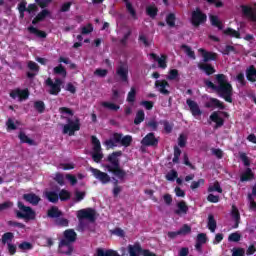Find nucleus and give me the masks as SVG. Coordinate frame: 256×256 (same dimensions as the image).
Listing matches in <instances>:
<instances>
[{
  "label": "nucleus",
  "instance_id": "2f4dec72",
  "mask_svg": "<svg viewBox=\"0 0 256 256\" xmlns=\"http://www.w3.org/2000/svg\"><path fill=\"white\" fill-rule=\"evenodd\" d=\"M231 215H232V218L235 221L233 229H237L239 227V223H241V214L239 213V210L237 209V207L232 206Z\"/></svg>",
  "mask_w": 256,
  "mask_h": 256
},
{
  "label": "nucleus",
  "instance_id": "f03ea898",
  "mask_svg": "<svg viewBox=\"0 0 256 256\" xmlns=\"http://www.w3.org/2000/svg\"><path fill=\"white\" fill-rule=\"evenodd\" d=\"M123 155L122 151H115L108 155L107 162L111 165H106L107 171L118 177L120 181H123L127 177V172L121 168L119 157Z\"/></svg>",
  "mask_w": 256,
  "mask_h": 256
},
{
  "label": "nucleus",
  "instance_id": "7ed1b4c3",
  "mask_svg": "<svg viewBox=\"0 0 256 256\" xmlns=\"http://www.w3.org/2000/svg\"><path fill=\"white\" fill-rule=\"evenodd\" d=\"M131 143H133V136H123V133L115 132L113 133L112 138L105 140L104 145L107 149H113V147H117V145L131 147Z\"/></svg>",
  "mask_w": 256,
  "mask_h": 256
},
{
  "label": "nucleus",
  "instance_id": "bf43d9fd",
  "mask_svg": "<svg viewBox=\"0 0 256 256\" xmlns=\"http://www.w3.org/2000/svg\"><path fill=\"white\" fill-rule=\"evenodd\" d=\"M228 241H232L233 243H239L241 241V234L238 232L231 233L228 237Z\"/></svg>",
  "mask_w": 256,
  "mask_h": 256
},
{
  "label": "nucleus",
  "instance_id": "6e6d98bb",
  "mask_svg": "<svg viewBox=\"0 0 256 256\" xmlns=\"http://www.w3.org/2000/svg\"><path fill=\"white\" fill-rule=\"evenodd\" d=\"M181 48L184 49L186 55H188V56L190 57V59H196L195 51H193V50L191 49V47H189V46L183 44V45L181 46Z\"/></svg>",
  "mask_w": 256,
  "mask_h": 256
},
{
  "label": "nucleus",
  "instance_id": "39448f33",
  "mask_svg": "<svg viewBox=\"0 0 256 256\" xmlns=\"http://www.w3.org/2000/svg\"><path fill=\"white\" fill-rule=\"evenodd\" d=\"M65 119L67 124L63 126L62 133L73 137L76 131L81 130V119L77 116H74L73 118L66 117Z\"/></svg>",
  "mask_w": 256,
  "mask_h": 256
},
{
  "label": "nucleus",
  "instance_id": "ea45409f",
  "mask_svg": "<svg viewBox=\"0 0 256 256\" xmlns=\"http://www.w3.org/2000/svg\"><path fill=\"white\" fill-rule=\"evenodd\" d=\"M46 199H48L50 203H57L59 201V194L55 191H49L46 193Z\"/></svg>",
  "mask_w": 256,
  "mask_h": 256
},
{
  "label": "nucleus",
  "instance_id": "4c0bfd02",
  "mask_svg": "<svg viewBox=\"0 0 256 256\" xmlns=\"http://www.w3.org/2000/svg\"><path fill=\"white\" fill-rule=\"evenodd\" d=\"M145 121V111L138 110L134 119V125H141Z\"/></svg>",
  "mask_w": 256,
  "mask_h": 256
},
{
  "label": "nucleus",
  "instance_id": "69168bd1",
  "mask_svg": "<svg viewBox=\"0 0 256 256\" xmlns=\"http://www.w3.org/2000/svg\"><path fill=\"white\" fill-rule=\"evenodd\" d=\"M196 243H201L202 245H205V243H207V234L199 233L196 238Z\"/></svg>",
  "mask_w": 256,
  "mask_h": 256
},
{
  "label": "nucleus",
  "instance_id": "8fccbe9b",
  "mask_svg": "<svg viewBox=\"0 0 256 256\" xmlns=\"http://www.w3.org/2000/svg\"><path fill=\"white\" fill-rule=\"evenodd\" d=\"M54 223L58 227H69V220L66 218H61V216L56 218Z\"/></svg>",
  "mask_w": 256,
  "mask_h": 256
},
{
  "label": "nucleus",
  "instance_id": "49530a36",
  "mask_svg": "<svg viewBox=\"0 0 256 256\" xmlns=\"http://www.w3.org/2000/svg\"><path fill=\"white\" fill-rule=\"evenodd\" d=\"M137 97V89L135 87H131L130 91L128 92L126 101L128 103H133Z\"/></svg>",
  "mask_w": 256,
  "mask_h": 256
},
{
  "label": "nucleus",
  "instance_id": "de8ad7c7",
  "mask_svg": "<svg viewBox=\"0 0 256 256\" xmlns=\"http://www.w3.org/2000/svg\"><path fill=\"white\" fill-rule=\"evenodd\" d=\"M60 201H69L71 199V193L65 189H62L58 194Z\"/></svg>",
  "mask_w": 256,
  "mask_h": 256
},
{
  "label": "nucleus",
  "instance_id": "f3484780",
  "mask_svg": "<svg viewBox=\"0 0 256 256\" xmlns=\"http://www.w3.org/2000/svg\"><path fill=\"white\" fill-rule=\"evenodd\" d=\"M170 87L169 82L167 80H156L155 88L158 89L161 95H169L171 92L167 89Z\"/></svg>",
  "mask_w": 256,
  "mask_h": 256
},
{
  "label": "nucleus",
  "instance_id": "9b49d317",
  "mask_svg": "<svg viewBox=\"0 0 256 256\" xmlns=\"http://www.w3.org/2000/svg\"><path fill=\"white\" fill-rule=\"evenodd\" d=\"M90 171L92 175L95 177V179L100 181L102 185H107V183H111V176H109V174L102 172L101 170L93 167L90 168Z\"/></svg>",
  "mask_w": 256,
  "mask_h": 256
},
{
  "label": "nucleus",
  "instance_id": "37998d69",
  "mask_svg": "<svg viewBox=\"0 0 256 256\" xmlns=\"http://www.w3.org/2000/svg\"><path fill=\"white\" fill-rule=\"evenodd\" d=\"M34 109L40 114L45 113V102H43L42 100L35 101Z\"/></svg>",
  "mask_w": 256,
  "mask_h": 256
},
{
  "label": "nucleus",
  "instance_id": "0eeeda50",
  "mask_svg": "<svg viewBox=\"0 0 256 256\" xmlns=\"http://www.w3.org/2000/svg\"><path fill=\"white\" fill-rule=\"evenodd\" d=\"M91 143L93 145L92 159L94 163H101L103 159V153H101V141L97 139V136H91Z\"/></svg>",
  "mask_w": 256,
  "mask_h": 256
},
{
  "label": "nucleus",
  "instance_id": "09e8293b",
  "mask_svg": "<svg viewBox=\"0 0 256 256\" xmlns=\"http://www.w3.org/2000/svg\"><path fill=\"white\" fill-rule=\"evenodd\" d=\"M166 79L168 81H175V80L179 79V70L171 69L169 71V74L167 75Z\"/></svg>",
  "mask_w": 256,
  "mask_h": 256
},
{
  "label": "nucleus",
  "instance_id": "0e129e2a",
  "mask_svg": "<svg viewBox=\"0 0 256 256\" xmlns=\"http://www.w3.org/2000/svg\"><path fill=\"white\" fill-rule=\"evenodd\" d=\"M59 113L61 115H70V117H73V115H75V112H73V110H71V108H67V107H60Z\"/></svg>",
  "mask_w": 256,
  "mask_h": 256
},
{
  "label": "nucleus",
  "instance_id": "338daca9",
  "mask_svg": "<svg viewBox=\"0 0 256 256\" xmlns=\"http://www.w3.org/2000/svg\"><path fill=\"white\" fill-rule=\"evenodd\" d=\"M146 125L151 129V131H157V129H159V122L155 120L148 121Z\"/></svg>",
  "mask_w": 256,
  "mask_h": 256
},
{
  "label": "nucleus",
  "instance_id": "a211bd4d",
  "mask_svg": "<svg viewBox=\"0 0 256 256\" xmlns=\"http://www.w3.org/2000/svg\"><path fill=\"white\" fill-rule=\"evenodd\" d=\"M22 199L26 201V203H30V205L37 206L41 202V197L37 196L35 193H27L23 194Z\"/></svg>",
  "mask_w": 256,
  "mask_h": 256
},
{
  "label": "nucleus",
  "instance_id": "dca6fc26",
  "mask_svg": "<svg viewBox=\"0 0 256 256\" xmlns=\"http://www.w3.org/2000/svg\"><path fill=\"white\" fill-rule=\"evenodd\" d=\"M241 9L244 17H247L253 23L256 22V8L247 5H242Z\"/></svg>",
  "mask_w": 256,
  "mask_h": 256
},
{
  "label": "nucleus",
  "instance_id": "6ab92c4d",
  "mask_svg": "<svg viewBox=\"0 0 256 256\" xmlns=\"http://www.w3.org/2000/svg\"><path fill=\"white\" fill-rule=\"evenodd\" d=\"M150 57L154 60L157 61L158 63V67L160 69H167V55L162 54L161 57H159L157 54L155 53H151Z\"/></svg>",
  "mask_w": 256,
  "mask_h": 256
},
{
  "label": "nucleus",
  "instance_id": "603ef678",
  "mask_svg": "<svg viewBox=\"0 0 256 256\" xmlns=\"http://www.w3.org/2000/svg\"><path fill=\"white\" fill-rule=\"evenodd\" d=\"M132 31L131 29H129L124 35L123 37L121 38L120 40V45H122V47H127V43L129 41V37H131L132 35Z\"/></svg>",
  "mask_w": 256,
  "mask_h": 256
},
{
  "label": "nucleus",
  "instance_id": "1a4fd4ad",
  "mask_svg": "<svg viewBox=\"0 0 256 256\" xmlns=\"http://www.w3.org/2000/svg\"><path fill=\"white\" fill-rule=\"evenodd\" d=\"M116 75L122 83H129V66L127 63L120 62L116 68Z\"/></svg>",
  "mask_w": 256,
  "mask_h": 256
},
{
  "label": "nucleus",
  "instance_id": "4468645a",
  "mask_svg": "<svg viewBox=\"0 0 256 256\" xmlns=\"http://www.w3.org/2000/svg\"><path fill=\"white\" fill-rule=\"evenodd\" d=\"M77 241V233L73 229H68L64 232V238L61 240L62 245L75 243Z\"/></svg>",
  "mask_w": 256,
  "mask_h": 256
},
{
  "label": "nucleus",
  "instance_id": "5701e85b",
  "mask_svg": "<svg viewBox=\"0 0 256 256\" xmlns=\"http://www.w3.org/2000/svg\"><path fill=\"white\" fill-rule=\"evenodd\" d=\"M51 15V11L47 9H43L40 13L36 15V17L32 20V25H37V23H41V21H45L46 17Z\"/></svg>",
  "mask_w": 256,
  "mask_h": 256
},
{
  "label": "nucleus",
  "instance_id": "052dcab7",
  "mask_svg": "<svg viewBox=\"0 0 256 256\" xmlns=\"http://www.w3.org/2000/svg\"><path fill=\"white\" fill-rule=\"evenodd\" d=\"M178 233L180 235H189L191 233V226L189 224H184L179 230Z\"/></svg>",
  "mask_w": 256,
  "mask_h": 256
},
{
  "label": "nucleus",
  "instance_id": "423d86ee",
  "mask_svg": "<svg viewBox=\"0 0 256 256\" xmlns=\"http://www.w3.org/2000/svg\"><path fill=\"white\" fill-rule=\"evenodd\" d=\"M97 212L93 208H85L77 211V219L81 223V221H90V223H95L97 219Z\"/></svg>",
  "mask_w": 256,
  "mask_h": 256
},
{
  "label": "nucleus",
  "instance_id": "a878e982",
  "mask_svg": "<svg viewBox=\"0 0 256 256\" xmlns=\"http://www.w3.org/2000/svg\"><path fill=\"white\" fill-rule=\"evenodd\" d=\"M205 107H207V109L217 107L218 109L223 110V109H225V104L217 98H210V101L205 104Z\"/></svg>",
  "mask_w": 256,
  "mask_h": 256
},
{
  "label": "nucleus",
  "instance_id": "20e7f679",
  "mask_svg": "<svg viewBox=\"0 0 256 256\" xmlns=\"http://www.w3.org/2000/svg\"><path fill=\"white\" fill-rule=\"evenodd\" d=\"M18 210H15L17 219H24V221H35L37 213L30 206H25L21 201L17 202Z\"/></svg>",
  "mask_w": 256,
  "mask_h": 256
},
{
  "label": "nucleus",
  "instance_id": "79ce46f5",
  "mask_svg": "<svg viewBox=\"0 0 256 256\" xmlns=\"http://www.w3.org/2000/svg\"><path fill=\"white\" fill-rule=\"evenodd\" d=\"M101 106L105 109H109L110 111H119V109H121V106L112 102H102Z\"/></svg>",
  "mask_w": 256,
  "mask_h": 256
},
{
  "label": "nucleus",
  "instance_id": "13d9d810",
  "mask_svg": "<svg viewBox=\"0 0 256 256\" xmlns=\"http://www.w3.org/2000/svg\"><path fill=\"white\" fill-rule=\"evenodd\" d=\"M236 81H238L241 87H245V85H247V80H245V74L243 72L236 75Z\"/></svg>",
  "mask_w": 256,
  "mask_h": 256
},
{
  "label": "nucleus",
  "instance_id": "6e6552de",
  "mask_svg": "<svg viewBox=\"0 0 256 256\" xmlns=\"http://www.w3.org/2000/svg\"><path fill=\"white\" fill-rule=\"evenodd\" d=\"M207 21V14L203 13L201 9L197 8L195 11L192 12L191 16V24L193 27H199L203 25Z\"/></svg>",
  "mask_w": 256,
  "mask_h": 256
},
{
  "label": "nucleus",
  "instance_id": "e2e57ef3",
  "mask_svg": "<svg viewBox=\"0 0 256 256\" xmlns=\"http://www.w3.org/2000/svg\"><path fill=\"white\" fill-rule=\"evenodd\" d=\"M19 249H21V251H29L31 249H33V244H31L30 242L24 241L21 244H19Z\"/></svg>",
  "mask_w": 256,
  "mask_h": 256
},
{
  "label": "nucleus",
  "instance_id": "aec40b11",
  "mask_svg": "<svg viewBox=\"0 0 256 256\" xmlns=\"http://www.w3.org/2000/svg\"><path fill=\"white\" fill-rule=\"evenodd\" d=\"M198 51L201 53L204 63H209V61H217V53L207 52V50L203 48H200Z\"/></svg>",
  "mask_w": 256,
  "mask_h": 256
},
{
  "label": "nucleus",
  "instance_id": "5fc2aeb1",
  "mask_svg": "<svg viewBox=\"0 0 256 256\" xmlns=\"http://www.w3.org/2000/svg\"><path fill=\"white\" fill-rule=\"evenodd\" d=\"M160 125L164 126L165 133H171V131H173V124L169 123L167 120H161Z\"/></svg>",
  "mask_w": 256,
  "mask_h": 256
},
{
  "label": "nucleus",
  "instance_id": "a18cd8bd",
  "mask_svg": "<svg viewBox=\"0 0 256 256\" xmlns=\"http://www.w3.org/2000/svg\"><path fill=\"white\" fill-rule=\"evenodd\" d=\"M21 143H27L28 145H35V141L25 135L24 132H20L18 135Z\"/></svg>",
  "mask_w": 256,
  "mask_h": 256
},
{
  "label": "nucleus",
  "instance_id": "c9c22d12",
  "mask_svg": "<svg viewBox=\"0 0 256 256\" xmlns=\"http://www.w3.org/2000/svg\"><path fill=\"white\" fill-rule=\"evenodd\" d=\"M208 229L211 233H215V229H217V220H215L213 214L208 215Z\"/></svg>",
  "mask_w": 256,
  "mask_h": 256
},
{
  "label": "nucleus",
  "instance_id": "cd10ccee",
  "mask_svg": "<svg viewBox=\"0 0 256 256\" xmlns=\"http://www.w3.org/2000/svg\"><path fill=\"white\" fill-rule=\"evenodd\" d=\"M59 253H62V255H72L73 253V245L71 244H63L62 241L59 243Z\"/></svg>",
  "mask_w": 256,
  "mask_h": 256
},
{
  "label": "nucleus",
  "instance_id": "774afa93",
  "mask_svg": "<svg viewBox=\"0 0 256 256\" xmlns=\"http://www.w3.org/2000/svg\"><path fill=\"white\" fill-rule=\"evenodd\" d=\"M248 201L250 203L249 205L250 211H256V202H255V199L253 198V195L248 194Z\"/></svg>",
  "mask_w": 256,
  "mask_h": 256
},
{
  "label": "nucleus",
  "instance_id": "ddd939ff",
  "mask_svg": "<svg viewBox=\"0 0 256 256\" xmlns=\"http://www.w3.org/2000/svg\"><path fill=\"white\" fill-rule=\"evenodd\" d=\"M10 97L12 99H17V97L19 98V101H25L27 99H29V89H24L21 90L19 88L12 90L10 92Z\"/></svg>",
  "mask_w": 256,
  "mask_h": 256
},
{
  "label": "nucleus",
  "instance_id": "680f3d73",
  "mask_svg": "<svg viewBox=\"0 0 256 256\" xmlns=\"http://www.w3.org/2000/svg\"><path fill=\"white\" fill-rule=\"evenodd\" d=\"M7 226L8 227H17L18 229H25V224L17 222V221H13V220H9L7 222Z\"/></svg>",
  "mask_w": 256,
  "mask_h": 256
},
{
  "label": "nucleus",
  "instance_id": "412c9836",
  "mask_svg": "<svg viewBox=\"0 0 256 256\" xmlns=\"http://www.w3.org/2000/svg\"><path fill=\"white\" fill-rule=\"evenodd\" d=\"M145 249L141 247V244L135 243L134 245H128V253L130 256H140L143 255Z\"/></svg>",
  "mask_w": 256,
  "mask_h": 256
},
{
  "label": "nucleus",
  "instance_id": "473e14b6",
  "mask_svg": "<svg viewBox=\"0 0 256 256\" xmlns=\"http://www.w3.org/2000/svg\"><path fill=\"white\" fill-rule=\"evenodd\" d=\"M210 23L212 27H217L219 31H223V22L219 20V16L217 15H210Z\"/></svg>",
  "mask_w": 256,
  "mask_h": 256
},
{
  "label": "nucleus",
  "instance_id": "f257e3e1",
  "mask_svg": "<svg viewBox=\"0 0 256 256\" xmlns=\"http://www.w3.org/2000/svg\"><path fill=\"white\" fill-rule=\"evenodd\" d=\"M215 81L217 84L211 82V80H204V85L207 89L217 93L226 103H233V85L230 84L227 75L216 74Z\"/></svg>",
  "mask_w": 256,
  "mask_h": 256
},
{
  "label": "nucleus",
  "instance_id": "4d7b16f0",
  "mask_svg": "<svg viewBox=\"0 0 256 256\" xmlns=\"http://www.w3.org/2000/svg\"><path fill=\"white\" fill-rule=\"evenodd\" d=\"M231 53H237V49L235 48V46L226 45L222 50V55H229Z\"/></svg>",
  "mask_w": 256,
  "mask_h": 256
},
{
  "label": "nucleus",
  "instance_id": "bb28decb",
  "mask_svg": "<svg viewBox=\"0 0 256 256\" xmlns=\"http://www.w3.org/2000/svg\"><path fill=\"white\" fill-rule=\"evenodd\" d=\"M210 120L213 121V123H216L215 129H219V127H223V125H225V120L220 117L217 112H213L210 115Z\"/></svg>",
  "mask_w": 256,
  "mask_h": 256
},
{
  "label": "nucleus",
  "instance_id": "f704fd0d",
  "mask_svg": "<svg viewBox=\"0 0 256 256\" xmlns=\"http://www.w3.org/2000/svg\"><path fill=\"white\" fill-rule=\"evenodd\" d=\"M13 239H15V234L13 232H6L2 235V244L3 245H9L13 243Z\"/></svg>",
  "mask_w": 256,
  "mask_h": 256
},
{
  "label": "nucleus",
  "instance_id": "b1692460",
  "mask_svg": "<svg viewBox=\"0 0 256 256\" xmlns=\"http://www.w3.org/2000/svg\"><path fill=\"white\" fill-rule=\"evenodd\" d=\"M177 208L178 209L174 211L175 215H187L189 211V206H187V202L183 200L177 203Z\"/></svg>",
  "mask_w": 256,
  "mask_h": 256
},
{
  "label": "nucleus",
  "instance_id": "c85d7f7f",
  "mask_svg": "<svg viewBox=\"0 0 256 256\" xmlns=\"http://www.w3.org/2000/svg\"><path fill=\"white\" fill-rule=\"evenodd\" d=\"M246 79L250 83H256V68L254 65L249 66L246 69Z\"/></svg>",
  "mask_w": 256,
  "mask_h": 256
},
{
  "label": "nucleus",
  "instance_id": "2eb2a0df",
  "mask_svg": "<svg viewBox=\"0 0 256 256\" xmlns=\"http://www.w3.org/2000/svg\"><path fill=\"white\" fill-rule=\"evenodd\" d=\"M186 104L188 105L193 117H201V115H203V111H201V108H199V104H197V102L187 99Z\"/></svg>",
  "mask_w": 256,
  "mask_h": 256
},
{
  "label": "nucleus",
  "instance_id": "c03bdc74",
  "mask_svg": "<svg viewBox=\"0 0 256 256\" xmlns=\"http://www.w3.org/2000/svg\"><path fill=\"white\" fill-rule=\"evenodd\" d=\"M215 191L217 193H223V188H221V184L219 183V181H215L212 186L208 187V193H213Z\"/></svg>",
  "mask_w": 256,
  "mask_h": 256
},
{
  "label": "nucleus",
  "instance_id": "c756f323",
  "mask_svg": "<svg viewBox=\"0 0 256 256\" xmlns=\"http://www.w3.org/2000/svg\"><path fill=\"white\" fill-rule=\"evenodd\" d=\"M27 30L31 35H36V37H39V39L47 38V32L39 30L35 28V26H29Z\"/></svg>",
  "mask_w": 256,
  "mask_h": 256
},
{
  "label": "nucleus",
  "instance_id": "393cba45",
  "mask_svg": "<svg viewBox=\"0 0 256 256\" xmlns=\"http://www.w3.org/2000/svg\"><path fill=\"white\" fill-rule=\"evenodd\" d=\"M47 217H49L50 219H58L59 217H63V212L59 210V207L52 206L47 211Z\"/></svg>",
  "mask_w": 256,
  "mask_h": 256
},
{
  "label": "nucleus",
  "instance_id": "a19ab883",
  "mask_svg": "<svg viewBox=\"0 0 256 256\" xmlns=\"http://www.w3.org/2000/svg\"><path fill=\"white\" fill-rule=\"evenodd\" d=\"M54 75H61L62 77H67V70L63 66V64H59L58 66L54 67L53 70Z\"/></svg>",
  "mask_w": 256,
  "mask_h": 256
},
{
  "label": "nucleus",
  "instance_id": "9d476101",
  "mask_svg": "<svg viewBox=\"0 0 256 256\" xmlns=\"http://www.w3.org/2000/svg\"><path fill=\"white\" fill-rule=\"evenodd\" d=\"M46 85L50 87V95H59L61 93V86L63 85V80L61 78H56L55 82L51 78L46 80Z\"/></svg>",
  "mask_w": 256,
  "mask_h": 256
},
{
  "label": "nucleus",
  "instance_id": "e433bc0d",
  "mask_svg": "<svg viewBox=\"0 0 256 256\" xmlns=\"http://www.w3.org/2000/svg\"><path fill=\"white\" fill-rule=\"evenodd\" d=\"M224 35L228 37H234L235 39H241V33L233 28H227L223 31Z\"/></svg>",
  "mask_w": 256,
  "mask_h": 256
},
{
  "label": "nucleus",
  "instance_id": "72a5a7b5",
  "mask_svg": "<svg viewBox=\"0 0 256 256\" xmlns=\"http://www.w3.org/2000/svg\"><path fill=\"white\" fill-rule=\"evenodd\" d=\"M157 13H159V8H157L155 4L146 7V14L151 19H155V17H157Z\"/></svg>",
  "mask_w": 256,
  "mask_h": 256
},
{
  "label": "nucleus",
  "instance_id": "7c9ffc66",
  "mask_svg": "<svg viewBox=\"0 0 256 256\" xmlns=\"http://www.w3.org/2000/svg\"><path fill=\"white\" fill-rule=\"evenodd\" d=\"M252 179H255V174L253 173V170L251 168H246L245 172L241 174L240 181L242 183H245L247 181H251Z\"/></svg>",
  "mask_w": 256,
  "mask_h": 256
},
{
  "label": "nucleus",
  "instance_id": "f8f14e48",
  "mask_svg": "<svg viewBox=\"0 0 256 256\" xmlns=\"http://www.w3.org/2000/svg\"><path fill=\"white\" fill-rule=\"evenodd\" d=\"M141 145L143 147H157L159 145V139L155 137V133L150 132L141 140Z\"/></svg>",
  "mask_w": 256,
  "mask_h": 256
},
{
  "label": "nucleus",
  "instance_id": "864d4df0",
  "mask_svg": "<svg viewBox=\"0 0 256 256\" xmlns=\"http://www.w3.org/2000/svg\"><path fill=\"white\" fill-rule=\"evenodd\" d=\"M126 11L131 15L132 19H137V11L133 7L132 3H127Z\"/></svg>",
  "mask_w": 256,
  "mask_h": 256
},
{
  "label": "nucleus",
  "instance_id": "58836bf2",
  "mask_svg": "<svg viewBox=\"0 0 256 256\" xmlns=\"http://www.w3.org/2000/svg\"><path fill=\"white\" fill-rule=\"evenodd\" d=\"M175 21H177V16L175 15V13H169L166 16V23H167L168 27H170L171 29H173V27H175Z\"/></svg>",
  "mask_w": 256,
  "mask_h": 256
},
{
  "label": "nucleus",
  "instance_id": "4be33fe9",
  "mask_svg": "<svg viewBox=\"0 0 256 256\" xmlns=\"http://www.w3.org/2000/svg\"><path fill=\"white\" fill-rule=\"evenodd\" d=\"M198 69H200V71H204V73H206L208 76L213 75L216 71L215 67L209 63H199Z\"/></svg>",
  "mask_w": 256,
  "mask_h": 256
},
{
  "label": "nucleus",
  "instance_id": "3c124183",
  "mask_svg": "<svg viewBox=\"0 0 256 256\" xmlns=\"http://www.w3.org/2000/svg\"><path fill=\"white\" fill-rule=\"evenodd\" d=\"M179 177V173L175 169L170 170L165 178L167 181H175Z\"/></svg>",
  "mask_w": 256,
  "mask_h": 256
}]
</instances>
